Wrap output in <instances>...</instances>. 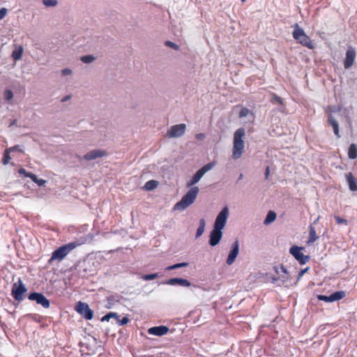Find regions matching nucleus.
<instances>
[{
    "instance_id": "45",
    "label": "nucleus",
    "mask_w": 357,
    "mask_h": 357,
    "mask_svg": "<svg viewBox=\"0 0 357 357\" xmlns=\"http://www.w3.org/2000/svg\"><path fill=\"white\" fill-rule=\"evenodd\" d=\"M309 270V268L307 267L305 268V269H302L301 271H299L298 273V279H297V281L299 280L302 277L303 275Z\"/></svg>"
},
{
    "instance_id": "13",
    "label": "nucleus",
    "mask_w": 357,
    "mask_h": 357,
    "mask_svg": "<svg viewBox=\"0 0 357 357\" xmlns=\"http://www.w3.org/2000/svg\"><path fill=\"white\" fill-rule=\"evenodd\" d=\"M107 155V152L103 149H94L86 153L82 158L88 161L96 160L97 158H101Z\"/></svg>"
},
{
    "instance_id": "4",
    "label": "nucleus",
    "mask_w": 357,
    "mask_h": 357,
    "mask_svg": "<svg viewBox=\"0 0 357 357\" xmlns=\"http://www.w3.org/2000/svg\"><path fill=\"white\" fill-rule=\"evenodd\" d=\"M293 31V37L301 45L305 46L310 50L314 49V46L310 38L305 34L304 30L298 26V24L294 25Z\"/></svg>"
},
{
    "instance_id": "38",
    "label": "nucleus",
    "mask_w": 357,
    "mask_h": 357,
    "mask_svg": "<svg viewBox=\"0 0 357 357\" xmlns=\"http://www.w3.org/2000/svg\"><path fill=\"white\" fill-rule=\"evenodd\" d=\"M250 110L246 107H242L239 112V117L243 118L247 116L250 113Z\"/></svg>"
},
{
    "instance_id": "32",
    "label": "nucleus",
    "mask_w": 357,
    "mask_h": 357,
    "mask_svg": "<svg viewBox=\"0 0 357 357\" xmlns=\"http://www.w3.org/2000/svg\"><path fill=\"white\" fill-rule=\"evenodd\" d=\"M188 266V263H186V262L178 263V264H176L166 267L165 270L171 271V270H174V269H177V268H180L187 267Z\"/></svg>"
},
{
    "instance_id": "9",
    "label": "nucleus",
    "mask_w": 357,
    "mask_h": 357,
    "mask_svg": "<svg viewBox=\"0 0 357 357\" xmlns=\"http://www.w3.org/2000/svg\"><path fill=\"white\" fill-rule=\"evenodd\" d=\"M30 301H36L37 304L42 305L44 308H49L50 301L41 293L33 292L28 296Z\"/></svg>"
},
{
    "instance_id": "15",
    "label": "nucleus",
    "mask_w": 357,
    "mask_h": 357,
    "mask_svg": "<svg viewBox=\"0 0 357 357\" xmlns=\"http://www.w3.org/2000/svg\"><path fill=\"white\" fill-rule=\"evenodd\" d=\"M356 51L353 47H349L346 52V56L344 60V67L345 69H348L351 67L354 63L356 58Z\"/></svg>"
},
{
    "instance_id": "23",
    "label": "nucleus",
    "mask_w": 357,
    "mask_h": 357,
    "mask_svg": "<svg viewBox=\"0 0 357 357\" xmlns=\"http://www.w3.org/2000/svg\"><path fill=\"white\" fill-rule=\"evenodd\" d=\"M26 177L30 178L34 183H37L38 186H43L46 183L45 180L38 178L36 175L32 173L26 174Z\"/></svg>"
},
{
    "instance_id": "14",
    "label": "nucleus",
    "mask_w": 357,
    "mask_h": 357,
    "mask_svg": "<svg viewBox=\"0 0 357 357\" xmlns=\"http://www.w3.org/2000/svg\"><path fill=\"white\" fill-rule=\"evenodd\" d=\"M239 252V243L236 240L231 245V250L228 255L226 263L227 265L231 266L236 260Z\"/></svg>"
},
{
    "instance_id": "21",
    "label": "nucleus",
    "mask_w": 357,
    "mask_h": 357,
    "mask_svg": "<svg viewBox=\"0 0 357 357\" xmlns=\"http://www.w3.org/2000/svg\"><path fill=\"white\" fill-rule=\"evenodd\" d=\"M203 176L204 174L199 170H198L192 176V179L188 183L187 185L188 187L194 185L200 181Z\"/></svg>"
},
{
    "instance_id": "31",
    "label": "nucleus",
    "mask_w": 357,
    "mask_h": 357,
    "mask_svg": "<svg viewBox=\"0 0 357 357\" xmlns=\"http://www.w3.org/2000/svg\"><path fill=\"white\" fill-rule=\"evenodd\" d=\"M215 163V162H209L205 165H204L201 169L199 170L204 175L207 172L210 171L213 168Z\"/></svg>"
},
{
    "instance_id": "52",
    "label": "nucleus",
    "mask_w": 357,
    "mask_h": 357,
    "mask_svg": "<svg viewBox=\"0 0 357 357\" xmlns=\"http://www.w3.org/2000/svg\"><path fill=\"white\" fill-rule=\"evenodd\" d=\"M246 0H241L242 2H245Z\"/></svg>"
},
{
    "instance_id": "44",
    "label": "nucleus",
    "mask_w": 357,
    "mask_h": 357,
    "mask_svg": "<svg viewBox=\"0 0 357 357\" xmlns=\"http://www.w3.org/2000/svg\"><path fill=\"white\" fill-rule=\"evenodd\" d=\"M73 72L70 68H64L61 70V74L63 76L70 75Z\"/></svg>"
},
{
    "instance_id": "28",
    "label": "nucleus",
    "mask_w": 357,
    "mask_h": 357,
    "mask_svg": "<svg viewBox=\"0 0 357 357\" xmlns=\"http://www.w3.org/2000/svg\"><path fill=\"white\" fill-rule=\"evenodd\" d=\"M158 185V182L155 180H150L144 185V189L146 190H152L156 188Z\"/></svg>"
},
{
    "instance_id": "3",
    "label": "nucleus",
    "mask_w": 357,
    "mask_h": 357,
    "mask_svg": "<svg viewBox=\"0 0 357 357\" xmlns=\"http://www.w3.org/2000/svg\"><path fill=\"white\" fill-rule=\"evenodd\" d=\"M79 245V243L73 241L59 247L52 252V257L49 259V263L50 264L56 260L59 261H62L72 250Z\"/></svg>"
},
{
    "instance_id": "39",
    "label": "nucleus",
    "mask_w": 357,
    "mask_h": 357,
    "mask_svg": "<svg viewBox=\"0 0 357 357\" xmlns=\"http://www.w3.org/2000/svg\"><path fill=\"white\" fill-rule=\"evenodd\" d=\"M13 91L10 89H6L4 91V98L7 100H10L13 99Z\"/></svg>"
},
{
    "instance_id": "35",
    "label": "nucleus",
    "mask_w": 357,
    "mask_h": 357,
    "mask_svg": "<svg viewBox=\"0 0 357 357\" xmlns=\"http://www.w3.org/2000/svg\"><path fill=\"white\" fill-rule=\"evenodd\" d=\"M80 60L84 63H91L95 60V57L93 55L89 54L82 56Z\"/></svg>"
},
{
    "instance_id": "47",
    "label": "nucleus",
    "mask_w": 357,
    "mask_h": 357,
    "mask_svg": "<svg viewBox=\"0 0 357 357\" xmlns=\"http://www.w3.org/2000/svg\"><path fill=\"white\" fill-rule=\"evenodd\" d=\"M269 174H270L269 167H266V170H265V174H264L266 179L268 178Z\"/></svg>"
},
{
    "instance_id": "1",
    "label": "nucleus",
    "mask_w": 357,
    "mask_h": 357,
    "mask_svg": "<svg viewBox=\"0 0 357 357\" xmlns=\"http://www.w3.org/2000/svg\"><path fill=\"white\" fill-rule=\"evenodd\" d=\"M245 135V131L243 128L237 129L234 135V146L232 149V158L234 160L241 157L244 148L245 142L243 138Z\"/></svg>"
},
{
    "instance_id": "16",
    "label": "nucleus",
    "mask_w": 357,
    "mask_h": 357,
    "mask_svg": "<svg viewBox=\"0 0 357 357\" xmlns=\"http://www.w3.org/2000/svg\"><path fill=\"white\" fill-rule=\"evenodd\" d=\"M222 236V229H217L213 227V230L211 231L209 236V244L211 246H215L217 245Z\"/></svg>"
},
{
    "instance_id": "7",
    "label": "nucleus",
    "mask_w": 357,
    "mask_h": 357,
    "mask_svg": "<svg viewBox=\"0 0 357 357\" xmlns=\"http://www.w3.org/2000/svg\"><path fill=\"white\" fill-rule=\"evenodd\" d=\"M229 208L228 206H225L218 214L215 220L213 227L222 230L226 225L227 220L229 218Z\"/></svg>"
},
{
    "instance_id": "10",
    "label": "nucleus",
    "mask_w": 357,
    "mask_h": 357,
    "mask_svg": "<svg viewBox=\"0 0 357 357\" xmlns=\"http://www.w3.org/2000/svg\"><path fill=\"white\" fill-rule=\"evenodd\" d=\"M76 310L86 319L91 320L93 317V312L89 308L88 304L79 301L76 306Z\"/></svg>"
},
{
    "instance_id": "5",
    "label": "nucleus",
    "mask_w": 357,
    "mask_h": 357,
    "mask_svg": "<svg viewBox=\"0 0 357 357\" xmlns=\"http://www.w3.org/2000/svg\"><path fill=\"white\" fill-rule=\"evenodd\" d=\"M275 271L279 276L278 278L275 276L271 277L272 283L278 284L279 286L285 284L287 286V283L289 280V275L284 266L275 267Z\"/></svg>"
},
{
    "instance_id": "29",
    "label": "nucleus",
    "mask_w": 357,
    "mask_h": 357,
    "mask_svg": "<svg viewBox=\"0 0 357 357\" xmlns=\"http://www.w3.org/2000/svg\"><path fill=\"white\" fill-rule=\"evenodd\" d=\"M275 218H276V213L273 211H269L266 215V217L264 220V223L265 225H269L270 223L273 222L275 220Z\"/></svg>"
},
{
    "instance_id": "11",
    "label": "nucleus",
    "mask_w": 357,
    "mask_h": 357,
    "mask_svg": "<svg viewBox=\"0 0 357 357\" xmlns=\"http://www.w3.org/2000/svg\"><path fill=\"white\" fill-rule=\"evenodd\" d=\"M345 296V292L343 291H337L329 296L318 295L317 298L319 301H323L326 303H332L334 301H340Z\"/></svg>"
},
{
    "instance_id": "37",
    "label": "nucleus",
    "mask_w": 357,
    "mask_h": 357,
    "mask_svg": "<svg viewBox=\"0 0 357 357\" xmlns=\"http://www.w3.org/2000/svg\"><path fill=\"white\" fill-rule=\"evenodd\" d=\"M158 276V273L146 274L142 275L141 278L144 280H151L155 279Z\"/></svg>"
},
{
    "instance_id": "33",
    "label": "nucleus",
    "mask_w": 357,
    "mask_h": 357,
    "mask_svg": "<svg viewBox=\"0 0 357 357\" xmlns=\"http://www.w3.org/2000/svg\"><path fill=\"white\" fill-rule=\"evenodd\" d=\"M111 318L119 319V315L116 312H109L108 314L103 316L101 319L102 321H109Z\"/></svg>"
},
{
    "instance_id": "43",
    "label": "nucleus",
    "mask_w": 357,
    "mask_h": 357,
    "mask_svg": "<svg viewBox=\"0 0 357 357\" xmlns=\"http://www.w3.org/2000/svg\"><path fill=\"white\" fill-rule=\"evenodd\" d=\"M8 10L6 8L0 9V20H2L7 15Z\"/></svg>"
},
{
    "instance_id": "27",
    "label": "nucleus",
    "mask_w": 357,
    "mask_h": 357,
    "mask_svg": "<svg viewBox=\"0 0 357 357\" xmlns=\"http://www.w3.org/2000/svg\"><path fill=\"white\" fill-rule=\"evenodd\" d=\"M205 225H206V222H205V220L204 219H201L199 220V227L197 228V232H196V236L195 237L197 238L199 237H200L203 233L204 232V230H205Z\"/></svg>"
},
{
    "instance_id": "20",
    "label": "nucleus",
    "mask_w": 357,
    "mask_h": 357,
    "mask_svg": "<svg viewBox=\"0 0 357 357\" xmlns=\"http://www.w3.org/2000/svg\"><path fill=\"white\" fill-rule=\"evenodd\" d=\"M328 123L333 127L334 134L337 137H340V133H339V125L337 121L335 119V118L331 115H328Z\"/></svg>"
},
{
    "instance_id": "34",
    "label": "nucleus",
    "mask_w": 357,
    "mask_h": 357,
    "mask_svg": "<svg viewBox=\"0 0 357 357\" xmlns=\"http://www.w3.org/2000/svg\"><path fill=\"white\" fill-rule=\"evenodd\" d=\"M271 102L273 103V104H279L282 106H283V100L282 99L278 96L277 95L275 94H272L271 95Z\"/></svg>"
},
{
    "instance_id": "50",
    "label": "nucleus",
    "mask_w": 357,
    "mask_h": 357,
    "mask_svg": "<svg viewBox=\"0 0 357 357\" xmlns=\"http://www.w3.org/2000/svg\"><path fill=\"white\" fill-rule=\"evenodd\" d=\"M243 177V174H240L239 176H238V181L241 180Z\"/></svg>"
},
{
    "instance_id": "19",
    "label": "nucleus",
    "mask_w": 357,
    "mask_h": 357,
    "mask_svg": "<svg viewBox=\"0 0 357 357\" xmlns=\"http://www.w3.org/2000/svg\"><path fill=\"white\" fill-rule=\"evenodd\" d=\"M346 179L349 185V188L351 191L357 190V181L355 179L351 173L346 174Z\"/></svg>"
},
{
    "instance_id": "40",
    "label": "nucleus",
    "mask_w": 357,
    "mask_h": 357,
    "mask_svg": "<svg viewBox=\"0 0 357 357\" xmlns=\"http://www.w3.org/2000/svg\"><path fill=\"white\" fill-rule=\"evenodd\" d=\"M128 321H129V319L127 317H124L121 319H120L119 318L118 319H116V322L118 323V324L119 326L126 325L128 323Z\"/></svg>"
},
{
    "instance_id": "22",
    "label": "nucleus",
    "mask_w": 357,
    "mask_h": 357,
    "mask_svg": "<svg viewBox=\"0 0 357 357\" xmlns=\"http://www.w3.org/2000/svg\"><path fill=\"white\" fill-rule=\"evenodd\" d=\"M317 238H318V236H317L316 229L311 225L310 226L309 239L307 243L309 245L312 244Z\"/></svg>"
},
{
    "instance_id": "49",
    "label": "nucleus",
    "mask_w": 357,
    "mask_h": 357,
    "mask_svg": "<svg viewBox=\"0 0 357 357\" xmlns=\"http://www.w3.org/2000/svg\"><path fill=\"white\" fill-rule=\"evenodd\" d=\"M70 96H66L65 97H63L62 99H61V102H66L68 101V100H70Z\"/></svg>"
},
{
    "instance_id": "42",
    "label": "nucleus",
    "mask_w": 357,
    "mask_h": 357,
    "mask_svg": "<svg viewBox=\"0 0 357 357\" xmlns=\"http://www.w3.org/2000/svg\"><path fill=\"white\" fill-rule=\"evenodd\" d=\"M165 45L167 46V47H171V48H172L174 50H178V46L176 43H174L173 42H171V41H169V40L165 42Z\"/></svg>"
},
{
    "instance_id": "6",
    "label": "nucleus",
    "mask_w": 357,
    "mask_h": 357,
    "mask_svg": "<svg viewBox=\"0 0 357 357\" xmlns=\"http://www.w3.org/2000/svg\"><path fill=\"white\" fill-rule=\"evenodd\" d=\"M27 291L26 286L23 284L21 278L13 284L11 295L14 299L21 302L24 299L23 294Z\"/></svg>"
},
{
    "instance_id": "41",
    "label": "nucleus",
    "mask_w": 357,
    "mask_h": 357,
    "mask_svg": "<svg viewBox=\"0 0 357 357\" xmlns=\"http://www.w3.org/2000/svg\"><path fill=\"white\" fill-rule=\"evenodd\" d=\"M335 219L338 225L344 224L347 225L348 224V221L346 219L342 218L339 216H335Z\"/></svg>"
},
{
    "instance_id": "36",
    "label": "nucleus",
    "mask_w": 357,
    "mask_h": 357,
    "mask_svg": "<svg viewBox=\"0 0 357 357\" xmlns=\"http://www.w3.org/2000/svg\"><path fill=\"white\" fill-rule=\"evenodd\" d=\"M43 3L46 7H54L57 5V0H43Z\"/></svg>"
},
{
    "instance_id": "51",
    "label": "nucleus",
    "mask_w": 357,
    "mask_h": 357,
    "mask_svg": "<svg viewBox=\"0 0 357 357\" xmlns=\"http://www.w3.org/2000/svg\"><path fill=\"white\" fill-rule=\"evenodd\" d=\"M280 112H282L283 111V109L282 108H280L278 109Z\"/></svg>"
},
{
    "instance_id": "17",
    "label": "nucleus",
    "mask_w": 357,
    "mask_h": 357,
    "mask_svg": "<svg viewBox=\"0 0 357 357\" xmlns=\"http://www.w3.org/2000/svg\"><path fill=\"white\" fill-rule=\"evenodd\" d=\"M169 329L166 326H159L151 327L148 329V333L155 336H162L169 332Z\"/></svg>"
},
{
    "instance_id": "2",
    "label": "nucleus",
    "mask_w": 357,
    "mask_h": 357,
    "mask_svg": "<svg viewBox=\"0 0 357 357\" xmlns=\"http://www.w3.org/2000/svg\"><path fill=\"white\" fill-rule=\"evenodd\" d=\"M199 192V188L197 186L192 187L187 193L178 202L173 209L174 211H184L189 206L194 203Z\"/></svg>"
},
{
    "instance_id": "25",
    "label": "nucleus",
    "mask_w": 357,
    "mask_h": 357,
    "mask_svg": "<svg viewBox=\"0 0 357 357\" xmlns=\"http://www.w3.org/2000/svg\"><path fill=\"white\" fill-rule=\"evenodd\" d=\"M23 53V47L22 46H19L15 50H13L12 53V57L15 61L20 60L22 58Z\"/></svg>"
},
{
    "instance_id": "18",
    "label": "nucleus",
    "mask_w": 357,
    "mask_h": 357,
    "mask_svg": "<svg viewBox=\"0 0 357 357\" xmlns=\"http://www.w3.org/2000/svg\"><path fill=\"white\" fill-rule=\"evenodd\" d=\"M165 284L168 285H179L181 287H188L191 285V283L186 279L181 278H174L167 280L164 282Z\"/></svg>"
},
{
    "instance_id": "12",
    "label": "nucleus",
    "mask_w": 357,
    "mask_h": 357,
    "mask_svg": "<svg viewBox=\"0 0 357 357\" xmlns=\"http://www.w3.org/2000/svg\"><path fill=\"white\" fill-rule=\"evenodd\" d=\"M186 126L184 123L172 126L167 132L169 137H179L182 136L185 131Z\"/></svg>"
},
{
    "instance_id": "30",
    "label": "nucleus",
    "mask_w": 357,
    "mask_h": 357,
    "mask_svg": "<svg viewBox=\"0 0 357 357\" xmlns=\"http://www.w3.org/2000/svg\"><path fill=\"white\" fill-rule=\"evenodd\" d=\"M17 149V146H15L14 147L10 148L7 149L4 153L3 158V164L7 165L9 162V160L10 159V157L9 155V152L11 151H14Z\"/></svg>"
},
{
    "instance_id": "46",
    "label": "nucleus",
    "mask_w": 357,
    "mask_h": 357,
    "mask_svg": "<svg viewBox=\"0 0 357 357\" xmlns=\"http://www.w3.org/2000/svg\"><path fill=\"white\" fill-rule=\"evenodd\" d=\"M205 137V135L204 133H199L197 135H196V138L198 139H204Z\"/></svg>"
},
{
    "instance_id": "26",
    "label": "nucleus",
    "mask_w": 357,
    "mask_h": 357,
    "mask_svg": "<svg viewBox=\"0 0 357 357\" xmlns=\"http://www.w3.org/2000/svg\"><path fill=\"white\" fill-rule=\"evenodd\" d=\"M348 156L350 159H356L357 158V146L354 144L349 146Z\"/></svg>"
},
{
    "instance_id": "48",
    "label": "nucleus",
    "mask_w": 357,
    "mask_h": 357,
    "mask_svg": "<svg viewBox=\"0 0 357 357\" xmlns=\"http://www.w3.org/2000/svg\"><path fill=\"white\" fill-rule=\"evenodd\" d=\"M18 172L20 174H24L25 176H26V174H29V172H26V171L23 168L20 169Z\"/></svg>"
},
{
    "instance_id": "24",
    "label": "nucleus",
    "mask_w": 357,
    "mask_h": 357,
    "mask_svg": "<svg viewBox=\"0 0 357 357\" xmlns=\"http://www.w3.org/2000/svg\"><path fill=\"white\" fill-rule=\"evenodd\" d=\"M119 302V298L114 296H109L107 299V304L105 305V307L107 309H111L114 305L116 303Z\"/></svg>"
},
{
    "instance_id": "8",
    "label": "nucleus",
    "mask_w": 357,
    "mask_h": 357,
    "mask_svg": "<svg viewBox=\"0 0 357 357\" xmlns=\"http://www.w3.org/2000/svg\"><path fill=\"white\" fill-rule=\"evenodd\" d=\"M303 248L293 246L290 248L289 252L302 265L305 264L310 259V256L305 255L302 252Z\"/></svg>"
}]
</instances>
